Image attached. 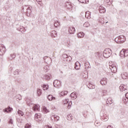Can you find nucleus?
<instances>
[{"label": "nucleus", "instance_id": "1", "mask_svg": "<svg viewBox=\"0 0 128 128\" xmlns=\"http://www.w3.org/2000/svg\"><path fill=\"white\" fill-rule=\"evenodd\" d=\"M32 6L26 5L22 7V11L24 12H25L28 16H30V14H32Z\"/></svg>", "mask_w": 128, "mask_h": 128}, {"label": "nucleus", "instance_id": "2", "mask_svg": "<svg viewBox=\"0 0 128 128\" xmlns=\"http://www.w3.org/2000/svg\"><path fill=\"white\" fill-rule=\"evenodd\" d=\"M112 50H110V48H106L104 51L103 56L104 58H108L112 56Z\"/></svg>", "mask_w": 128, "mask_h": 128}, {"label": "nucleus", "instance_id": "3", "mask_svg": "<svg viewBox=\"0 0 128 128\" xmlns=\"http://www.w3.org/2000/svg\"><path fill=\"white\" fill-rule=\"evenodd\" d=\"M114 40L117 44H124L126 42V37L124 36H119L116 37Z\"/></svg>", "mask_w": 128, "mask_h": 128}, {"label": "nucleus", "instance_id": "4", "mask_svg": "<svg viewBox=\"0 0 128 128\" xmlns=\"http://www.w3.org/2000/svg\"><path fill=\"white\" fill-rule=\"evenodd\" d=\"M62 60L64 62H70V60H72V57L70 56H68L66 54H64L62 56Z\"/></svg>", "mask_w": 128, "mask_h": 128}, {"label": "nucleus", "instance_id": "5", "mask_svg": "<svg viewBox=\"0 0 128 128\" xmlns=\"http://www.w3.org/2000/svg\"><path fill=\"white\" fill-rule=\"evenodd\" d=\"M100 116L101 118V120L104 122H106L108 120V116L106 115V114H104L103 112H100Z\"/></svg>", "mask_w": 128, "mask_h": 128}, {"label": "nucleus", "instance_id": "6", "mask_svg": "<svg viewBox=\"0 0 128 128\" xmlns=\"http://www.w3.org/2000/svg\"><path fill=\"white\" fill-rule=\"evenodd\" d=\"M6 52V47L2 44H0V56H4Z\"/></svg>", "mask_w": 128, "mask_h": 128}, {"label": "nucleus", "instance_id": "7", "mask_svg": "<svg viewBox=\"0 0 128 128\" xmlns=\"http://www.w3.org/2000/svg\"><path fill=\"white\" fill-rule=\"evenodd\" d=\"M110 68L111 70V72L114 74L115 72H118V69L116 68V66L114 64H112L111 66H110Z\"/></svg>", "mask_w": 128, "mask_h": 128}, {"label": "nucleus", "instance_id": "8", "mask_svg": "<svg viewBox=\"0 0 128 128\" xmlns=\"http://www.w3.org/2000/svg\"><path fill=\"white\" fill-rule=\"evenodd\" d=\"M51 120L53 122L60 120V117L56 115H53L51 116Z\"/></svg>", "mask_w": 128, "mask_h": 128}, {"label": "nucleus", "instance_id": "9", "mask_svg": "<svg viewBox=\"0 0 128 128\" xmlns=\"http://www.w3.org/2000/svg\"><path fill=\"white\" fill-rule=\"evenodd\" d=\"M64 104H67V106L68 108H70V105L72 104V102H70V100L66 99L63 101Z\"/></svg>", "mask_w": 128, "mask_h": 128}, {"label": "nucleus", "instance_id": "10", "mask_svg": "<svg viewBox=\"0 0 128 128\" xmlns=\"http://www.w3.org/2000/svg\"><path fill=\"white\" fill-rule=\"evenodd\" d=\"M100 84L102 86H106L108 84V78H102L100 81Z\"/></svg>", "mask_w": 128, "mask_h": 128}, {"label": "nucleus", "instance_id": "11", "mask_svg": "<svg viewBox=\"0 0 128 128\" xmlns=\"http://www.w3.org/2000/svg\"><path fill=\"white\" fill-rule=\"evenodd\" d=\"M68 31L70 34H74V32H76V28L74 27H69Z\"/></svg>", "mask_w": 128, "mask_h": 128}, {"label": "nucleus", "instance_id": "12", "mask_svg": "<svg viewBox=\"0 0 128 128\" xmlns=\"http://www.w3.org/2000/svg\"><path fill=\"white\" fill-rule=\"evenodd\" d=\"M119 88L120 92H124V90H128L126 86L124 84H121L119 86Z\"/></svg>", "mask_w": 128, "mask_h": 128}, {"label": "nucleus", "instance_id": "13", "mask_svg": "<svg viewBox=\"0 0 128 128\" xmlns=\"http://www.w3.org/2000/svg\"><path fill=\"white\" fill-rule=\"evenodd\" d=\"M35 120H36V122H40L42 120V116H40V114H35Z\"/></svg>", "mask_w": 128, "mask_h": 128}, {"label": "nucleus", "instance_id": "14", "mask_svg": "<svg viewBox=\"0 0 128 128\" xmlns=\"http://www.w3.org/2000/svg\"><path fill=\"white\" fill-rule=\"evenodd\" d=\"M72 100H76L78 98V95H76V92H73L70 94Z\"/></svg>", "mask_w": 128, "mask_h": 128}, {"label": "nucleus", "instance_id": "15", "mask_svg": "<svg viewBox=\"0 0 128 128\" xmlns=\"http://www.w3.org/2000/svg\"><path fill=\"white\" fill-rule=\"evenodd\" d=\"M88 88H90V90H94L96 88V86L92 84H91L90 82H89L88 84L87 85Z\"/></svg>", "mask_w": 128, "mask_h": 128}, {"label": "nucleus", "instance_id": "16", "mask_svg": "<svg viewBox=\"0 0 128 128\" xmlns=\"http://www.w3.org/2000/svg\"><path fill=\"white\" fill-rule=\"evenodd\" d=\"M75 70H78L80 68V64L78 62H76L75 63V66H74Z\"/></svg>", "mask_w": 128, "mask_h": 128}, {"label": "nucleus", "instance_id": "17", "mask_svg": "<svg viewBox=\"0 0 128 128\" xmlns=\"http://www.w3.org/2000/svg\"><path fill=\"white\" fill-rule=\"evenodd\" d=\"M99 12L100 14H104V12H106V8L104 7L100 6L99 8Z\"/></svg>", "mask_w": 128, "mask_h": 128}, {"label": "nucleus", "instance_id": "18", "mask_svg": "<svg viewBox=\"0 0 128 128\" xmlns=\"http://www.w3.org/2000/svg\"><path fill=\"white\" fill-rule=\"evenodd\" d=\"M58 34V33L56 32V30H52L50 32V36L52 38H56Z\"/></svg>", "mask_w": 128, "mask_h": 128}, {"label": "nucleus", "instance_id": "19", "mask_svg": "<svg viewBox=\"0 0 128 128\" xmlns=\"http://www.w3.org/2000/svg\"><path fill=\"white\" fill-rule=\"evenodd\" d=\"M5 112H10L12 110V108H10V106L7 107L4 110Z\"/></svg>", "mask_w": 128, "mask_h": 128}, {"label": "nucleus", "instance_id": "20", "mask_svg": "<svg viewBox=\"0 0 128 128\" xmlns=\"http://www.w3.org/2000/svg\"><path fill=\"white\" fill-rule=\"evenodd\" d=\"M121 76L123 80H126V78L128 76V74L127 72H124L121 74Z\"/></svg>", "mask_w": 128, "mask_h": 128}, {"label": "nucleus", "instance_id": "21", "mask_svg": "<svg viewBox=\"0 0 128 128\" xmlns=\"http://www.w3.org/2000/svg\"><path fill=\"white\" fill-rule=\"evenodd\" d=\"M50 78H52V75H50V74H46L44 76V78H45V80H50Z\"/></svg>", "mask_w": 128, "mask_h": 128}, {"label": "nucleus", "instance_id": "22", "mask_svg": "<svg viewBox=\"0 0 128 128\" xmlns=\"http://www.w3.org/2000/svg\"><path fill=\"white\" fill-rule=\"evenodd\" d=\"M33 110H40V105L38 104H34V106H33Z\"/></svg>", "mask_w": 128, "mask_h": 128}, {"label": "nucleus", "instance_id": "23", "mask_svg": "<svg viewBox=\"0 0 128 128\" xmlns=\"http://www.w3.org/2000/svg\"><path fill=\"white\" fill-rule=\"evenodd\" d=\"M90 14L92 13L89 11L86 12L85 17L86 18H90Z\"/></svg>", "mask_w": 128, "mask_h": 128}, {"label": "nucleus", "instance_id": "24", "mask_svg": "<svg viewBox=\"0 0 128 128\" xmlns=\"http://www.w3.org/2000/svg\"><path fill=\"white\" fill-rule=\"evenodd\" d=\"M41 86L42 88V89L44 90H48V85L43 84L41 85Z\"/></svg>", "mask_w": 128, "mask_h": 128}, {"label": "nucleus", "instance_id": "25", "mask_svg": "<svg viewBox=\"0 0 128 128\" xmlns=\"http://www.w3.org/2000/svg\"><path fill=\"white\" fill-rule=\"evenodd\" d=\"M19 32H21L22 34H24V32H26V28H24V27H20V28L18 29Z\"/></svg>", "mask_w": 128, "mask_h": 128}, {"label": "nucleus", "instance_id": "26", "mask_svg": "<svg viewBox=\"0 0 128 128\" xmlns=\"http://www.w3.org/2000/svg\"><path fill=\"white\" fill-rule=\"evenodd\" d=\"M84 66L86 70V68H90V62H86L84 63Z\"/></svg>", "mask_w": 128, "mask_h": 128}, {"label": "nucleus", "instance_id": "27", "mask_svg": "<svg viewBox=\"0 0 128 128\" xmlns=\"http://www.w3.org/2000/svg\"><path fill=\"white\" fill-rule=\"evenodd\" d=\"M66 94H68V91H62L60 93V96H64Z\"/></svg>", "mask_w": 128, "mask_h": 128}, {"label": "nucleus", "instance_id": "28", "mask_svg": "<svg viewBox=\"0 0 128 128\" xmlns=\"http://www.w3.org/2000/svg\"><path fill=\"white\" fill-rule=\"evenodd\" d=\"M14 58H16V54H10V56L8 57V58L10 60H14Z\"/></svg>", "mask_w": 128, "mask_h": 128}, {"label": "nucleus", "instance_id": "29", "mask_svg": "<svg viewBox=\"0 0 128 128\" xmlns=\"http://www.w3.org/2000/svg\"><path fill=\"white\" fill-rule=\"evenodd\" d=\"M48 100H56V98L54 97L52 95H48Z\"/></svg>", "mask_w": 128, "mask_h": 128}, {"label": "nucleus", "instance_id": "30", "mask_svg": "<svg viewBox=\"0 0 128 128\" xmlns=\"http://www.w3.org/2000/svg\"><path fill=\"white\" fill-rule=\"evenodd\" d=\"M78 38H84V34L82 32H80L78 34Z\"/></svg>", "mask_w": 128, "mask_h": 128}, {"label": "nucleus", "instance_id": "31", "mask_svg": "<svg viewBox=\"0 0 128 128\" xmlns=\"http://www.w3.org/2000/svg\"><path fill=\"white\" fill-rule=\"evenodd\" d=\"M50 70L48 66H46L44 67V70L45 72H48V71Z\"/></svg>", "mask_w": 128, "mask_h": 128}, {"label": "nucleus", "instance_id": "32", "mask_svg": "<svg viewBox=\"0 0 128 128\" xmlns=\"http://www.w3.org/2000/svg\"><path fill=\"white\" fill-rule=\"evenodd\" d=\"M106 102L107 104H112V100L110 98H109L107 100Z\"/></svg>", "mask_w": 128, "mask_h": 128}, {"label": "nucleus", "instance_id": "33", "mask_svg": "<svg viewBox=\"0 0 128 128\" xmlns=\"http://www.w3.org/2000/svg\"><path fill=\"white\" fill-rule=\"evenodd\" d=\"M43 112L44 114H48V112H50V110H48L46 106L43 108Z\"/></svg>", "mask_w": 128, "mask_h": 128}, {"label": "nucleus", "instance_id": "34", "mask_svg": "<svg viewBox=\"0 0 128 128\" xmlns=\"http://www.w3.org/2000/svg\"><path fill=\"white\" fill-rule=\"evenodd\" d=\"M81 4H88V0H78Z\"/></svg>", "mask_w": 128, "mask_h": 128}, {"label": "nucleus", "instance_id": "35", "mask_svg": "<svg viewBox=\"0 0 128 128\" xmlns=\"http://www.w3.org/2000/svg\"><path fill=\"white\" fill-rule=\"evenodd\" d=\"M67 120H72V116L71 114L68 115Z\"/></svg>", "mask_w": 128, "mask_h": 128}, {"label": "nucleus", "instance_id": "36", "mask_svg": "<svg viewBox=\"0 0 128 128\" xmlns=\"http://www.w3.org/2000/svg\"><path fill=\"white\" fill-rule=\"evenodd\" d=\"M58 26H60V22L58 20L56 21L54 23V26H55V28H58Z\"/></svg>", "mask_w": 128, "mask_h": 128}, {"label": "nucleus", "instance_id": "37", "mask_svg": "<svg viewBox=\"0 0 128 128\" xmlns=\"http://www.w3.org/2000/svg\"><path fill=\"white\" fill-rule=\"evenodd\" d=\"M18 114H19V116H24V114L22 112V110H18Z\"/></svg>", "mask_w": 128, "mask_h": 128}, {"label": "nucleus", "instance_id": "38", "mask_svg": "<svg viewBox=\"0 0 128 128\" xmlns=\"http://www.w3.org/2000/svg\"><path fill=\"white\" fill-rule=\"evenodd\" d=\"M42 90L40 89H38L37 90V94H38V96H40L42 94Z\"/></svg>", "mask_w": 128, "mask_h": 128}, {"label": "nucleus", "instance_id": "39", "mask_svg": "<svg viewBox=\"0 0 128 128\" xmlns=\"http://www.w3.org/2000/svg\"><path fill=\"white\" fill-rule=\"evenodd\" d=\"M83 26L84 28H88V26H90V24H88V22H86Z\"/></svg>", "mask_w": 128, "mask_h": 128}, {"label": "nucleus", "instance_id": "40", "mask_svg": "<svg viewBox=\"0 0 128 128\" xmlns=\"http://www.w3.org/2000/svg\"><path fill=\"white\" fill-rule=\"evenodd\" d=\"M26 104L27 106H32V103H30V100H29V101H26Z\"/></svg>", "mask_w": 128, "mask_h": 128}, {"label": "nucleus", "instance_id": "41", "mask_svg": "<svg viewBox=\"0 0 128 128\" xmlns=\"http://www.w3.org/2000/svg\"><path fill=\"white\" fill-rule=\"evenodd\" d=\"M43 59L44 60H49L50 62L52 61V58H48V56H44V58H43Z\"/></svg>", "mask_w": 128, "mask_h": 128}, {"label": "nucleus", "instance_id": "42", "mask_svg": "<svg viewBox=\"0 0 128 128\" xmlns=\"http://www.w3.org/2000/svg\"><path fill=\"white\" fill-rule=\"evenodd\" d=\"M106 94H108V91H106V90H103L102 91V96H106Z\"/></svg>", "mask_w": 128, "mask_h": 128}, {"label": "nucleus", "instance_id": "43", "mask_svg": "<svg viewBox=\"0 0 128 128\" xmlns=\"http://www.w3.org/2000/svg\"><path fill=\"white\" fill-rule=\"evenodd\" d=\"M99 22L100 24H104V20H102V19H100L99 20Z\"/></svg>", "mask_w": 128, "mask_h": 128}, {"label": "nucleus", "instance_id": "44", "mask_svg": "<svg viewBox=\"0 0 128 128\" xmlns=\"http://www.w3.org/2000/svg\"><path fill=\"white\" fill-rule=\"evenodd\" d=\"M16 98H18V100H22V96L18 94V96H16Z\"/></svg>", "mask_w": 128, "mask_h": 128}, {"label": "nucleus", "instance_id": "45", "mask_svg": "<svg viewBox=\"0 0 128 128\" xmlns=\"http://www.w3.org/2000/svg\"><path fill=\"white\" fill-rule=\"evenodd\" d=\"M56 84H58V80H55L54 82V86H56Z\"/></svg>", "mask_w": 128, "mask_h": 128}, {"label": "nucleus", "instance_id": "46", "mask_svg": "<svg viewBox=\"0 0 128 128\" xmlns=\"http://www.w3.org/2000/svg\"><path fill=\"white\" fill-rule=\"evenodd\" d=\"M95 54H96V58H100V52H97Z\"/></svg>", "mask_w": 128, "mask_h": 128}, {"label": "nucleus", "instance_id": "47", "mask_svg": "<svg viewBox=\"0 0 128 128\" xmlns=\"http://www.w3.org/2000/svg\"><path fill=\"white\" fill-rule=\"evenodd\" d=\"M14 75H16V74H18V70H17L14 71Z\"/></svg>", "mask_w": 128, "mask_h": 128}, {"label": "nucleus", "instance_id": "48", "mask_svg": "<svg viewBox=\"0 0 128 128\" xmlns=\"http://www.w3.org/2000/svg\"><path fill=\"white\" fill-rule=\"evenodd\" d=\"M9 124H14V120H12V119H10Z\"/></svg>", "mask_w": 128, "mask_h": 128}, {"label": "nucleus", "instance_id": "49", "mask_svg": "<svg viewBox=\"0 0 128 128\" xmlns=\"http://www.w3.org/2000/svg\"><path fill=\"white\" fill-rule=\"evenodd\" d=\"M25 128H30V125L29 124H26L24 126Z\"/></svg>", "mask_w": 128, "mask_h": 128}, {"label": "nucleus", "instance_id": "50", "mask_svg": "<svg viewBox=\"0 0 128 128\" xmlns=\"http://www.w3.org/2000/svg\"><path fill=\"white\" fill-rule=\"evenodd\" d=\"M123 102H124V104H126V102H128V100L126 99V98H124L123 99Z\"/></svg>", "mask_w": 128, "mask_h": 128}, {"label": "nucleus", "instance_id": "51", "mask_svg": "<svg viewBox=\"0 0 128 128\" xmlns=\"http://www.w3.org/2000/svg\"><path fill=\"white\" fill-rule=\"evenodd\" d=\"M74 8V5L72 4H69V8Z\"/></svg>", "mask_w": 128, "mask_h": 128}, {"label": "nucleus", "instance_id": "52", "mask_svg": "<svg viewBox=\"0 0 128 128\" xmlns=\"http://www.w3.org/2000/svg\"><path fill=\"white\" fill-rule=\"evenodd\" d=\"M44 128H52V126H45Z\"/></svg>", "mask_w": 128, "mask_h": 128}, {"label": "nucleus", "instance_id": "53", "mask_svg": "<svg viewBox=\"0 0 128 128\" xmlns=\"http://www.w3.org/2000/svg\"><path fill=\"white\" fill-rule=\"evenodd\" d=\"M125 96H126V98H127L128 100V92L126 94Z\"/></svg>", "mask_w": 128, "mask_h": 128}, {"label": "nucleus", "instance_id": "54", "mask_svg": "<svg viewBox=\"0 0 128 128\" xmlns=\"http://www.w3.org/2000/svg\"><path fill=\"white\" fill-rule=\"evenodd\" d=\"M94 124L96 126H98V122H95Z\"/></svg>", "mask_w": 128, "mask_h": 128}, {"label": "nucleus", "instance_id": "55", "mask_svg": "<svg viewBox=\"0 0 128 128\" xmlns=\"http://www.w3.org/2000/svg\"><path fill=\"white\" fill-rule=\"evenodd\" d=\"M107 128H114L112 126H108Z\"/></svg>", "mask_w": 128, "mask_h": 128}, {"label": "nucleus", "instance_id": "56", "mask_svg": "<svg viewBox=\"0 0 128 128\" xmlns=\"http://www.w3.org/2000/svg\"><path fill=\"white\" fill-rule=\"evenodd\" d=\"M95 64H96V66H98V63L95 62Z\"/></svg>", "mask_w": 128, "mask_h": 128}, {"label": "nucleus", "instance_id": "57", "mask_svg": "<svg viewBox=\"0 0 128 128\" xmlns=\"http://www.w3.org/2000/svg\"><path fill=\"white\" fill-rule=\"evenodd\" d=\"M40 0H39L38 2H40Z\"/></svg>", "mask_w": 128, "mask_h": 128}, {"label": "nucleus", "instance_id": "58", "mask_svg": "<svg viewBox=\"0 0 128 128\" xmlns=\"http://www.w3.org/2000/svg\"><path fill=\"white\" fill-rule=\"evenodd\" d=\"M45 62H46L48 63V62H46V60H45Z\"/></svg>", "mask_w": 128, "mask_h": 128}, {"label": "nucleus", "instance_id": "59", "mask_svg": "<svg viewBox=\"0 0 128 128\" xmlns=\"http://www.w3.org/2000/svg\"><path fill=\"white\" fill-rule=\"evenodd\" d=\"M106 24H108V22H106Z\"/></svg>", "mask_w": 128, "mask_h": 128}]
</instances>
